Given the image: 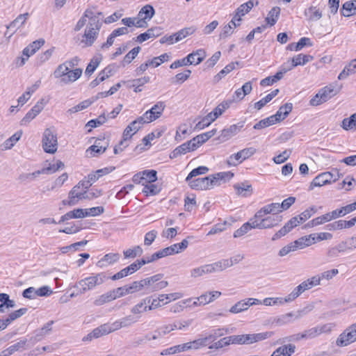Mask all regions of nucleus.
I'll return each mask as SVG.
<instances>
[{
  "label": "nucleus",
  "instance_id": "nucleus-1",
  "mask_svg": "<svg viewBox=\"0 0 356 356\" xmlns=\"http://www.w3.org/2000/svg\"><path fill=\"white\" fill-rule=\"evenodd\" d=\"M108 279V277L104 272L93 273L89 277L80 280L74 284V288L78 290L77 294H84L102 284Z\"/></svg>",
  "mask_w": 356,
  "mask_h": 356
},
{
  "label": "nucleus",
  "instance_id": "nucleus-2",
  "mask_svg": "<svg viewBox=\"0 0 356 356\" xmlns=\"http://www.w3.org/2000/svg\"><path fill=\"white\" fill-rule=\"evenodd\" d=\"M102 26V22L99 18H92L86 26L81 42L85 47H91L98 38Z\"/></svg>",
  "mask_w": 356,
  "mask_h": 356
},
{
  "label": "nucleus",
  "instance_id": "nucleus-3",
  "mask_svg": "<svg viewBox=\"0 0 356 356\" xmlns=\"http://www.w3.org/2000/svg\"><path fill=\"white\" fill-rule=\"evenodd\" d=\"M273 334V332H265L256 334L232 335L228 339H229L230 344L249 345L270 338Z\"/></svg>",
  "mask_w": 356,
  "mask_h": 356
},
{
  "label": "nucleus",
  "instance_id": "nucleus-4",
  "mask_svg": "<svg viewBox=\"0 0 356 356\" xmlns=\"http://www.w3.org/2000/svg\"><path fill=\"white\" fill-rule=\"evenodd\" d=\"M206 56V51L203 49H197L189 54L186 57L174 61L170 65V68L176 69L188 65H198L204 60Z\"/></svg>",
  "mask_w": 356,
  "mask_h": 356
},
{
  "label": "nucleus",
  "instance_id": "nucleus-5",
  "mask_svg": "<svg viewBox=\"0 0 356 356\" xmlns=\"http://www.w3.org/2000/svg\"><path fill=\"white\" fill-rule=\"evenodd\" d=\"M42 147L45 152L54 154L58 149L57 134L51 128H47L44 130L42 136Z\"/></svg>",
  "mask_w": 356,
  "mask_h": 356
},
{
  "label": "nucleus",
  "instance_id": "nucleus-6",
  "mask_svg": "<svg viewBox=\"0 0 356 356\" xmlns=\"http://www.w3.org/2000/svg\"><path fill=\"white\" fill-rule=\"evenodd\" d=\"M356 341V323L348 327L339 334L336 345L339 347H344Z\"/></svg>",
  "mask_w": 356,
  "mask_h": 356
},
{
  "label": "nucleus",
  "instance_id": "nucleus-7",
  "mask_svg": "<svg viewBox=\"0 0 356 356\" xmlns=\"http://www.w3.org/2000/svg\"><path fill=\"white\" fill-rule=\"evenodd\" d=\"M188 245V241L187 239H184L179 243L173 244L169 247L165 248L156 252H155V257L158 259H161L167 256L173 255L184 250Z\"/></svg>",
  "mask_w": 356,
  "mask_h": 356
},
{
  "label": "nucleus",
  "instance_id": "nucleus-8",
  "mask_svg": "<svg viewBox=\"0 0 356 356\" xmlns=\"http://www.w3.org/2000/svg\"><path fill=\"white\" fill-rule=\"evenodd\" d=\"M282 217L278 215H272L269 216H264L258 218L257 222L253 227H257V229H270L279 225L282 221Z\"/></svg>",
  "mask_w": 356,
  "mask_h": 356
},
{
  "label": "nucleus",
  "instance_id": "nucleus-9",
  "mask_svg": "<svg viewBox=\"0 0 356 356\" xmlns=\"http://www.w3.org/2000/svg\"><path fill=\"white\" fill-rule=\"evenodd\" d=\"M187 182L189 186L195 190H209L214 187L211 175L203 178L191 179Z\"/></svg>",
  "mask_w": 356,
  "mask_h": 356
},
{
  "label": "nucleus",
  "instance_id": "nucleus-10",
  "mask_svg": "<svg viewBox=\"0 0 356 356\" xmlns=\"http://www.w3.org/2000/svg\"><path fill=\"white\" fill-rule=\"evenodd\" d=\"M220 271L217 261L211 264H206L197 268H193L191 270V276L196 278L202 276L204 274L212 273Z\"/></svg>",
  "mask_w": 356,
  "mask_h": 356
},
{
  "label": "nucleus",
  "instance_id": "nucleus-11",
  "mask_svg": "<svg viewBox=\"0 0 356 356\" xmlns=\"http://www.w3.org/2000/svg\"><path fill=\"white\" fill-rule=\"evenodd\" d=\"M47 102L44 99H41L26 114V115L21 120V124L24 125L30 122L33 120L44 108Z\"/></svg>",
  "mask_w": 356,
  "mask_h": 356
},
{
  "label": "nucleus",
  "instance_id": "nucleus-12",
  "mask_svg": "<svg viewBox=\"0 0 356 356\" xmlns=\"http://www.w3.org/2000/svg\"><path fill=\"white\" fill-rule=\"evenodd\" d=\"M307 313V310L306 308L300 309L297 311L296 312H289L287 314H285L280 317H279L277 320V323L279 325H283L287 323H292L293 321L291 320L292 317H294V319H300L303 316H305Z\"/></svg>",
  "mask_w": 356,
  "mask_h": 356
},
{
  "label": "nucleus",
  "instance_id": "nucleus-13",
  "mask_svg": "<svg viewBox=\"0 0 356 356\" xmlns=\"http://www.w3.org/2000/svg\"><path fill=\"white\" fill-rule=\"evenodd\" d=\"M244 126V122H239L237 124H232L221 131L219 140L226 141L238 134Z\"/></svg>",
  "mask_w": 356,
  "mask_h": 356
},
{
  "label": "nucleus",
  "instance_id": "nucleus-14",
  "mask_svg": "<svg viewBox=\"0 0 356 356\" xmlns=\"http://www.w3.org/2000/svg\"><path fill=\"white\" fill-rule=\"evenodd\" d=\"M280 203H271L267 204L262 208H261L255 214L254 217L256 219L258 218H262L266 216L268 214L277 215L280 213Z\"/></svg>",
  "mask_w": 356,
  "mask_h": 356
},
{
  "label": "nucleus",
  "instance_id": "nucleus-15",
  "mask_svg": "<svg viewBox=\"0 0 356 356\" xmlns=\"http://www.w3.org/2000/svg\"><path fill=\"white\" fill-rule=\"evenodd\" d=\"M332 182V175L330 172H324L316 176L311 182L309 190L312 191L314 187L322 186Z\"/></svg>",
  "mask_w": 356,
  "mask_h": 356
},
{
  "label": "nucleus",
  "instance_id": "nucleus-16",
  "mask_svg": "<svg viewBox=\"0 0 356 356\" xmlns=\"http://www.w3.org/2000/svg\"><path fill=\"white\" fill-rule=\"evenodd\" d=\"M111 333V330H108L106 323L101 325L100 326L95 328L87 336L83 338V341H91L93 339L99 338L102 336L106 335Z\"/></svg>",
  "mask_w": 356,
  "mask_h": 356
},
{
  "label": "nucleus",
  "instance_id": "nucleus-17",
  "mask_svg": "<svg viewBox=\"0 0 356 356\" xmlns=\"http://www.w3.org/2000/svg\"><path fill=\"white\" fill-rule=\"evenodd\" d=\"M111 333V330H108L106 323L101 325L100 326L95 328L87 336L83 338V341H91L93 339L99 338L102 336L106 335Z\"/></svg>",
  "mask_w": 356,
  "mask_h": 356
},
{
  "label": "nucleus",
  "instance_id": "nucleus-18",
  "mask_svg": "<svg viewBox=\"0 0 356 356\" xmlns=\"http://www.w3.org/2000/svg\"><path fill=\"white\" fill-rule=\"evenodd\" d=\"M165 108V104L163 102H158L145 113H147L150 120L153 122L161 117Z\"/></svg>",
  "mask_w": 356,
  "mask_h": 356
},
{
  "label": "nucleus",
  "instance_id": "nucleus-19",
  "mask_svg": "<svg viewBox=\"0 0 356 356\" xmlns=\"http://www.w3.org/2000/svg\"><path fill=\"white\" fill-rule=\"evenodd\" d=\"M162 33V29L160 27L156 26L149 29L146 32L140 34L136 38V42L142 43L148 39L156 38Z\"/></svg>",
  "mask_w": 356,
  "mask_h": 356
},
{
  "label": "nucleus",
  "instance_id": "nucleus-20",
  "mask_svg": "<svg viewBox=\"0 0 356 356\" xmlns=\"http://www.w3.org/2000/svg\"><path fill=\"white\" fill-rule=\"evenodd\" d=\"M244 259V256L242 254H237L229 259H222L217 261L220 271L232 266L234 264L239 263Z\"/></svg>",
  "mask_w": 356,
  "mask_h": 356
},
{
  "label": "nucleus",
  "instance_id": "nucleus-21",
  "mask_svg": "<svg viewBox=\"0 0 356 356\" xmlns=\"http://www.w3.org/2000/svg\"><path fill=\"white\" fill-rule=\"evenodd\" d=\"M103 143L106 145V142H104V140L97 139L95 144L89 147L86 150V152L90 153L92 156H97L98 155L104 153L107 148V145H104Z\"/></svg>",
  "mask_w": 356,
  "mask_h": 356
},
{
  "label": "nucleus",
  "instance_id": "nucleus-22",
  "mask_svg": "<svg viewBox=\"0 0 356 356\" xmlns=\"http://www.w3.org/2000/svg\"><path fill=\"white\" fill-rule=\"evenodd\" d=\"M120 258V255L119 253H108L105 254L103 258L97 261V266L99 268H104L118 262Z\"/></svg>",
  "mask_w": 356,
  "mask_h": 356
},
{
  "label": "nucleus",
  "instance_id": "nucleus-23",
  "mask_svg": "<svg viewBox=\"0 0 356 356\" xmlns=\"http://www.w3.org/2000/svg\"><path fill=\"white\" fill-rule=\"evenodd\" d=\"M316 243L315 234H309L293 241L296 250L303 249Z\"/></svg>",
  "mask_w": 356,
  "mask_h": 356
},
{
  "label": "nucleus",
  "instance_id": "nucleus-24",
  "mask_svg": "<svg viewBox=\"0 0 356 356\" xmlns=\"http://www.w3.org/2000/svg\"><path fill=\"white\" fill-rule=\"evenodd\" d=\"M257 222V219L254 216L249 222L244 223L239 229H236L234 233V238H238L246 233H248L252 229H257V227H253Z\"/></svg>",
  "mask_w": 356,
  "mask_h": 356
},
{
  "label": "nucleus",
  "instance_id": "nucleus-25",
  "mask_svg": "<svg viewBox=\"0 0 356 356\" xmlns=\"http://www.w3.org/2000/svg\"><path fill=\"white\" fill-rule=\"evenodd\" d=\"M232 104L231 101L222 102L218 106H216L213 111L210 112L207 115L212 121H215L219 116H220L225 110L229 108Z\"/></svg>",
  "mask_w": 356,
  "mask_h": 356
},
{
  "label": "nucleus",
  "instance_id": "nucleus-26",
  "mask_svg": "<svg viewBox=\"0 0 356 356\" xmlns=\"http://www.w3.org/2000/svg\"><path fill=\"white\" fill-rule=\"evenodd\" d=\"M340 13L344 17H350L356 14V0L345 2L342 5Z\"/></svg>",
  "mask_w": 356,
  "mask_h": 356
},
{
  "label": "nucleus",
  "instance_id": "nucleus-27",
  "mask_svg": "<svg viewBox=\"0 0 356 356\" xmlns=\"http://www.w3.org/2000/svg\"><path fill=\"white\" fill-rule=\"evenodd\" d=\"M334 219V217L332 216V212L325 213L321 216L314 218L307 223L305 225L306 227H313L315 226H318L325 222H329Z\"/></svg>",
  "mask_w": 356,
  "mask_h": 356
},
{
  "label": "nucleus",
  "instance_id": "nucleus-28",
  "mask_svg": "<svg viewBox=\"0 0 356 356\" xmlns=\"http://www.w3.org/2000/svg\"><path fill=\"white\" fill-rule=\"evenodd\" d=\"M340 90L339 88H335L332 85H329L327 86L324 87L323 88L319 90L321 93L323 100L327 102L330 98L336 95Z\"/></svg>",
  "mask_w": 356,
  "mask_h": 356
},
{
  "label": "nucleus",
  "instance_id": "nucleus-29",
  "mask_svg": "<svg viewBox=\"0 0 356 356\" xmlns=\"http://www.w3.org/2000/svg\"><path fill=\"white\" fill-rule=\"evenodd\" d=\"M296 350L295 345L287 344L277 348L271 355V356H291Z\"/></svg>",
  "mask_w": 356,
  "mask_h": 356
},
{
  "label": "nucleus",
  "instance_id": "nucleus-30",
  "mask_svg": "<svg viewBox=\"0 0 356 356\" xmlns=\"http://www.w3.org/2000/svg\"><path fill=\"white\" fill-rule=\"evenodd\" d=\"M234 177V173L231 172H221L214 175H211L212 180H213V185L219 186L221 182L230 180Z\"/></svg>",
  "mask_w": 356,
  "mask_h": 356
},
{
  "label": "nucleus",
  "instance_id": "nucleus-31",
  "mask_svg": "<svg viewBox=\"0 0 356 356\" xmlns=\"http://www.w3.org/2000/svg\"><path fill=\"white\" fill-rule=\"evenodd\" d=\"M149 304V297H147L143 300H141L138 303L134 305L131 309V312L134 314H140L144 313L148 310V305Z\"/></svg>",
  "mask_w": 356,
  "mask_h": 356
},
{
  "label": "nucleus",
  "instance_id": "nucleus-32",
  "mask_svg": "<svg viewBox=\"0 0 356 356\" xmlns=\"http://www.w3.org/2000/svg\"><path fill=\"white\" fill-rule=\"evenodd\" d=\"M82 74V69L76 68L75 70H68L67 76L61 79V82L65 84L74 82L76 81Z\"/></svg>",
  "mask_w": 356,
  "mask_h": 356
},
{
  "label": "nucleus",
  "instance_id": "nucleus-33",
  "mask_svg": "<svg viewBox=\"0 0 356 356\" xmlns=\"http://www.w3.org/2000/svg\"><path fill=\"white\" fill-rule=\"evenodd\" d=\"M29 17V13H24L19 15L15 20H13L9 25L6 26L7 29H12L13 33L17 29L21 27L26 21Z\"/></svg>",
  "mask_w": 356,
  "mask_h": 356
},
{
  "label": "nucleus",
  "instance_id": "nucleus-34",
  "mask_svg": "<svg viewBox=\"0 0 356 356\" xmlns=\"http://www.w3.org/2000/svg\"><path fill=\"white\" fill-rule=\"evenodd\" d=\"M312 44L310 42V39L308 38H301L300 40L295 43L292 42L287 46V49L290 51H300L305 46H312Z\"/></svg>",
  "mask_w": 356,
  "mask_h": 356
},
{
  "label": "nucleus",
  "instance_id": "nucleus-35",
  "mask_svg": "<svg viewBox=\"0 0 356 356\" xmlns=\"http://www.w3.org/2000/svg\"><path fill=\"white\" fill-rule=\"evenodd\" d=\"M304 14L309 21H317L322 17V13L315 6L305 9Z\"/></svg>",
  "mask_w": 356,
  "mask_h": 356
},
{
  "label": "nucleus",
  "instance_id": "nucleus-36",
  "mask_svg": "<svg viewBox=\"0 0 356 356\" xmlns=\"http://www.w3.org/2000/svg\"><path fill=\"white\" fill-rule=\"evenodd\" d=\"M234 188L238 195L243 197L250 196L252 193V186L247 183H241L234 185Z\"/></svg>",
  "mask_w": 356,
  "mask_h": 356
},
{
  "label": "nucleus",
  "instance_id": "nucleus-37",
  "mask_svg": "<svg viewBox=\"0 0 356 356\" xmlns=\"http://www.w3.org/2000/svg\"><path fill=\"white\" fill-rule=\"evenodd\" d=\"M355 73H356V64L352 60L348 65H346L344 69L339 74L338 79H345L348 76L353 74Z\"/></svg>",
  "mask_w": 356,
  "mask_h": 356
},
{
  "label": "nucleus",
  "instance_id": "nucleus-38",
  "mask_svg": "<svg viewBox=\"0 0 356 356\" xmlns=\"http://www.w3.org/2000/svg\"><path fill=\"white\" fill-rule=\"evenodd\" d=\"M306 290H308V289L305 282H302L301 284H300L298 286L294 288V289L292 291L291 293L286 296L289 302L293 301Z\"/></svg>",
  "mask_w": 356,
  "mask_h": 356
},
{
  "label": "nucleus",
  "instance_id": "nucleus-39",
  "mask_svg": "<svg viewBox=\"0 0 356 356\" xmlns=\"http://www.w3.org/2000/svg\"><path fill=\"white\" fill-rule=\"evenodd\" d=\"M314 57L310 55L299 54L291 58L293 66L304 65L307 63L312 60Z\"/></svg>",
  "mask_w": 356,
  "mask_h": 356
},
{
  "label": "nucleus",
  "instance_id": "nucleus-40",
  "mask_svg": "<svg viewBox=\"0 0 356 356\" xmlns=\"http://www.w3.org/2000/svg\"><path fill=\"white\" fill-rule=\"evenodd\" d=\"M280 15V8L277 6L273 7L268 14L266 21L270 26H273L276 24Z\"/></svg>",
  "mask_w": 356,
  "mask_h": 356
},
{
  "label": "nucleus",
  "instance_id": "nucleus-41",
  "mask_svg": "<svg viewBox=\"0 0 356 356\" xmlns=\"http://www.w3.org/2000/svg\"><path fill=\"white\" fill-rule=\"evenodd\" d=\"M53 321H51L46 323L41 329L35 331V335L34 337L35 341H40L46 334H49L52 330Z\"/></svg>",
  "mask_w": 356,
  "mask_h": 356
},
{
  "label": "nucleus",
  "instance_id": "nucleus-42",
  "mask_svg": "<svg viewBox=\"0 0 356 356\" xmlns=\"http://www.w3.org/2000/svg\"><path fill=\"white\" fill-rule=\"evenodd\" d=\"M293 109V104L291 103H286L281 106L275 114H280V116H277L280 122L284 120Z\"/></svg>",
  "mask_w": 356,
  "mask_h": 356
},
{
  "label": "nucleus",
  "instance_id": "nucleus-43",
  "mask_svg": "<svg viewBox=\"0 0 356 356\" xmlns=\"http://www.w3.org/2000/svg\"><path fill=\"white\" fill-rule=\"evenodd\" d=\"M102 59V55H98L95 57H93L88 66L86 67L85 74L86 75L90 76L95 70L97 69V67L99 66V63H101V60Z\"/></svg>",
  "mask_w": 356,
  "mask_h": 356
},
{
  "label": "nucleus",
  "instance_id": "nucleus-44",
  "mask_svg": "<svg viewBox=\"0 0 356 356\" xmlns=\"http://www.w3.org/2000/svg\"><path fill=\"white\" fill-rule=\"evenodd\" d=\"M143 253V250L140 245H136L132 248H129L123 251V254L125 259H134L136 257L141 256Z\"/></svg>",
  "mask_w": 356,
  "mask_h": 356
},
{
  "label": "nucleus",
  "instance_id": "nucleus-45",
  "mask_svg": "<svg viewBox=\"0 0 356 356\" xmlns=\"http://www.w3.org/2000/svg\"><path fill=\"white\" fill-rule=\"evenodd\" d=\"M341 127L345 130L356 129V113L349 118H344L341 122Z\"/></svg>",
  "mask_w": 356,
  "mask_h": 356
},
{
  "label": "nucleus",
  "instance_id": "nucleus-46",
  "mask_svg": "<svg viewBox=\"0 0 356 356\" xmlns=\"http://www.w3.org/2000/svg\"><path fill=\"white\" fill-rule=\"evenodd\" d=\"M155 14V10L151 5H145L138 13L139 17H143L145 19H151Z\"/></svg>",
  "mask_w": 356,
  "mask_h": 356
},
{
  "label": "nucleus",
  "instance_id": "nucleus-47",
  "mask_svg": "<svg viewBox=\"0 0 356 356\" xmlns=\"http://www.w3.org/2000/svg\"><path fill=\"white\" fill-rule=\"evenodd\" d=\"M79 189V185H76L72 188L68 194V200H63L62 203L63 205L74 206L78 204L79 200L75 196V191Z\"/></svg>",
  "mask_w": 356,
  "mask_h": 356
},
{
  "label": "nucleus",
  "instance_id": "nucleus-48",
  "mask_svg": "<svg viewBox=\"0 0 356 356\" xmlns=\"http://www.w3.org/2000/svg\"><path fill=\"white\" fill-rule=\"evenodd\" d=\"M112 300H114L111 291L98 296L94 301V305L95 306H102L106 303L110 302Z\"/></svg>",
  "mask_w": 356,
  "mask_h": 356
},
{
  "label": "nucleus",
  "instance_id": "nucleus-49",
  "mask_svg": "<svg viewBox=\"0 0 356 356\" xmlns=\"http://www.w3.org/2000/svg\"><path fill=\"white\" fill-rule=\"evenodd\" d=\"M235 64H238V63H230L227 65L222 70H220L213 78V81L215 82H218L221 80L226 74L231 72L235 68Z\"/></svg>",
  "mask_w": 356,
  "mask_h": 356
},
{
  "label": "nucleus",
  "instance_id": "nucleus-50",
  "mask_svg": "<svg viewBox=\"0 0 356 356\" xmlns=\"http://www.w3.org/2000/svg\"><path fill=\"white\" fill-rule=\"evenodd\" d=\"M163 277V274H156L155 275L143 279L144 287H147L149 292H151L152 286L154 285V283L160 281Z\"/></svg>",
  "mask_w": 356,
  "mask_h": 356
},
{
  "label": "nucleus",
  "instance_id": "nucleus-51",
  "mask_svg": "<svg viewBox=\"0 0 356 356\" xmlns=\"http://www.w3.org/2000/svg\"><path fill=\"white\" fill-rule=\"evenodd\" d=\"M354 207H353L352 204H348L345 207H341L339 209H336L332 211V216L334 217V219H336L339 217L343 216L346 214L350 213L354 210Z\"/></svg>",
  "mask_w": 356,
  "mask_h": 356
},
{
  "label": "nucleus",
  "instance_id": "nucleus-52",
  "mask_svg": "<svg viewBox=\"0 0 356 356\" xmlns=\"http://www.w3.org/2000/svg\"><path fill=\"white\" fill-rule=\"evenodd\" d=\"M27 310V308H21L19 309L11 312L5 318L6 322H7L8 325H10L12 322L24 315L26 313Z\"/></svg>",
  "mask_w": 356,
  "mask_h": 356
},
{
  "label": "nucleus",
  "instance_id": "nucleus-53",
  "mask_svg": "<svg viewBox=\"0 0 356 356\" xmlns=\"http://www.w3.org/2000/svg\"><path fill=\"white\" fill-rule=\"evenodd\" d=\"M195 31V29L193 27H188L181 29L178 32L174 33V36H175V42H179L188 35H192Z\"/></svg>",
  "mask_w": 356,
  "mask_h": 356
},
{
  "label": "nucleus",
  "instance_id": "nucleus-54",
  "mask_svg": "<svg viewBox=\"0 0 356 356\" xmlns=\"http://www.w3.org/2000/svg\"><path fill=\"white\" fill-rule=\"evenodd\" d=\"M286 302H289L286 297H285V298H266L263 300V304L266 306L284 305Z\"/></svg>",
  "mask_w": 356,
  "mask_h": 356
},
{
  "label": "nucleus",
  "instance_id": "nucleus-55",
  "mask_svg": "<svg viewBox=\"0 0 356 356\" xmlns=\"http://www.w3.org/2000/svg\"><path fill=\"white\" fill-rule=\"evenodd\" d=\"M54 47H52L39 54L36 59V64L38 65H41L46 61L49 60L54 51Z\"/></svg>",
  "mask_w": 356,
  "mask_h": 356
},
{
  "label": "nucleus",
  "instance_id": "nucleus-56",
  "mask_svg": "<svg viewBox=\"0 0 356 356\" xmlns=\"http://www.w3.org/2000/svg\"><path fill=\"white\" fill-rule=\"evenodd\" d=\"M114 168H104L102 169L97 170L95 173H92L88 175V178L90 179L93 182L96 181L99 177L103 175H107L112 172Z\"/></svg>",
  "mask_w": 356,
  "mask_h": 356
},
{
  "label": "nucleus",
  "instance_id": "nucleus-57",
  "mask_svg": "<svg viewBox=\"0 0 356 356\" xmlns=\"http://www.w3.org/2000/svg\"><path fill=\"white\" fill-rule=\"evenodd\" d=\"M143 176L144 178V181L145 184L147 183H153L157 179V172L154 170H146L142 171Z\"/></svg>",
  "mask_w": 356,
  "mask_h": 356
},
{
  "label": "nucleus",
  "instance_id": "nucleus-58",
  "mask_svg": "<svg viewBox=\"0 0 356 356\" xmlns=\"http://www.w3.org/2000/svg\"><path fill=\"white\" fill-rule=\"evenodd\" d=\"M144 188L143 190V193H145L147 195H154L158 194L161 188L157 185L154 184L152 183L145 184L144 186Z\"/></svg>",
  "mask_w": 356,
  "mask_h": 356
},
{
  "label": "nucleus",
  "instance_id": "nucleus-59",
  "mask_svg": "<svg viewBox=\"0 0 356 356\" xmlns=\"http://www.w3.org/2000/svg\"><path fill=\"white\" fill-rule=\"evenodd\" d=\"M140 49L141 48L140 47H136L129 51L124 57L122 63L123 65L131 63V61L137 56Z\"/></svg>",
  "mask_w": 356,
  "mask_h": 356
},
{
  "label": "nucleus",
  "instance_id": "nucleus-60",
  "mask_svg": "<svg viewBox=\"0 0 356 356\" xmlns=\"http://www.w3.org/2000/svg\"><path fill=\"white\" fill-rule=\"evenodd\" d=\"M189 152L188 147L184 143L176 147L170 154V159H175L181 154H185Z\"/></svg>",
  "mask_w": 356,
  "mask_h": 356
},
{
  "label": "nucleus",
  "instance_id": "nucleus-61",
  "mask_svg": "<svg viewBox=\"0 0 356 356\" xmlns=\"http://www.w3.org/2000/svg\"><path fill=\"white\" fill-rule=\"evenodd\" d=\"M209 171V168L206 166H199L195 169H193L186 177V181H188L191 179H193L195 177H197L200 175H204L206 174Z\"/></svg>",
  "mask_w": 356,
  "mask_h": 356
},
{
  "label": "nucleus",
  "instance_id": "nucleus-62",
  "mask_svg": "<svg viewBox=\"0 0 356 356\" xmlns=\"http://www.w3.org/2000/svg\"><path fill=\"white\" fill-rule=\"evenodd\" d=\"M317 211V209L312 206L304 211H302L300 215H298V218L300 220V221L302 222H305L307 220L310 218L313 214H314Z\"/></svg>",
  "mask_w": 356,
  "mask_h": 356
},
{
  "label": "nucleus",
  "instance_id": "nucleus-63",
  "mask_svg": "<svg viewBox=\"0 0 356 356\" xmlns=\"http://www.w3.org/2000/svg\"><path fill=\"white\" fill-rule=\"evenodd\" d=\"M69 70V67L65 63L59 65L54 72L56 78H63L67 76Z\"/></svg>",
  "mask_w": 356,
  "mask_h": 356
},
{
  "label": "nucleus",
  "instance_id": "nucleus-64",
  "mask_svg": "<svg viewBox=\"0 0 356 356\" xmlns=\"http://www.w3.org/2000/svg\"><path fill=\"white\" fill-rule=\"evenodd\" d=\"M169 58L170 56L168 54H163L159 56L154 57L149 61V64L152 65V67H156L165 61H168L169 60Z\"/></svg>",
  "mask_w": 356,
  "mask_h": 356
}]
</instances>
